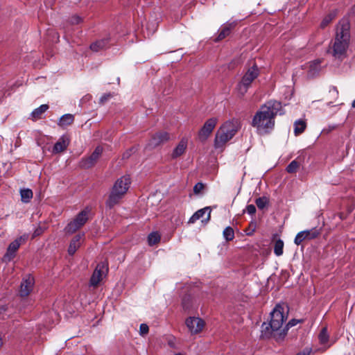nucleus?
I'll list each match as a JSON object with an SVG mask.
<instances>
[{
	"mask_svg": "<svg viewBox=\"0 0 355 355\" xmlns=\"http://www.w3.org/2000/svg\"><path fill=\"white\" fill-rule=\"evenodd\" d=\"M281 108V103L269 101L255 112L252 119L251 125L259 135L270 134L275 125V117Z\"/></svg>",
	"mask_w": 355,
	"mask_h": 355,
	"instance_id": "1",
	"label": "nucleus"
},
{
	"mask_svg": "<svg viewBox=\"0 0 355 355\" xmlns=\"http://www.w3.org/2000/svg\"><path fill=\"white\" fill-rule=\"evenodd\" d=\"M284 308L277 304L270 313V320L268 324L263 322L261 325V336L269 338L273 336L276 340H282L287 334L288 327L284 328L283 324L286 320Z\"/></svg>",
	"mask_w": 355,
	"mask_h": 355,
	"instance_id": "2",
	"label": "nucleus"
},
{
	"mask_svg": "<svg viewBox=\"0 0 355 355\" xmlns=\"http://www.w3.org/2000/svg\"><path fill=\"white\" fill-rule=\"evenodd\" d=\"M350 41V23L348 19H342L336 29L334 40L329 47V53L336 59L343 60L347 54Z\"/></svg>",
	"mask_w": 355,
	"mask_h": 355,
	"instance_id": "3",
	"label": "nucleus"
},
{
	"mask_svg": "<svg viewBox=\"0 0 355 355\" xmlns=\"http://www.w3.org/2000/svg\"><path fill=\"white\" fill-rule=\"evenodd\" d=\"M130 184V178L129 176L125 175L118 179L113 186L111 193L106 202V205L109 208H112L118 204L128 191Z\"/></svg>",
	"mask_w": 355,
	"mask_h": 355,
	"instance_id": "4",
	"label": "nucleus"
},
{
	"mask_svg": "<svg viewBox=\"0 0 355 355\" xmlns=\"http://www.w3.org/2000/svg\"><path fill=\"white\" fill-rule=\"evenodd\" d=\"M238 130V125L235 121L225 122L217 131L215 137L214 146L216 148H221L230 140Z\"/></svg>",
	"mask_w": 355,
	"mask_h": 355,
	"instance_id": "5",
	"label": "nucleus"
},
{
	"mask_svg": "<svg viewBox=\"0 0 355 355\" xmlns=\"http://www.w3.org/2000/svg\"><path fill=\"white\" fill-rule=\"evenodd\" d=\"M259 73V69L255 64H254L252 67H250L245 72L236 87L237 92L241 96H243L248 92L249 87L258 77Z\"/></svg>",
	"mask_w": 355,
	"mask_h": 355,
	"instance_id": "6",
	"label": "nucleus"
},
{
	"mask_svg": "<svg viewBox=\"0 0 355 355\" xmlns=\"http://www.w3.org/2000/svg\"><path fill=\"white\" fill-rule=\"evenodd\" d=\"M26 236H19L11 242L7 248L6 252L2 257V261L5 263L11 261L16 256L20 245L26 240Z\"/></svg>",
	"mask_w": 355,
	"mask_h": 355,
	"instance_id": "7",
	"label": "nucleus"
},
{
	"mask_svg": "<svg viewBox=\"0 0 355 355\" xmlns=\"http://www.w3.org/2000/svg\"><path fill=\"white\" fill-rule=\"evenodd\" d=\"M88 211L83 210L80 212L74 220L70 222L65 227L67 233L72 234L80 229L88 220Z\"/></svg>",
	"mask_w": 355,
	"mask_h": 355,
	"instance_id": "8",
	"label": "nucleus"
},
{
	"mask_svg": "<svg viewBox=\"0 0 355 355\" xmlns=\"http://www.w3.org/2000/svg\"><path fill=\"white\" fill-rule=\"evenodd\" d=\"M322 232L321 228L314 227L311 230L301 231L296 235L294 243L299 245L305 240H312L317 238Z\"/></svg>",
	"mask_w": 355,
	"mask_h": 355,
	"instance_id": "9",
	"label": "nucleus"
},
{
	"mask_svg": "<svg viewBox=\"0 0 355 355\" xmlns=\"http://www.w3.org/2000/svg\"><path fill=\"white\" fill-rule=\"evenodd\" d=\"M108 268L105 263L101 262L96 267L90 279V286L96 287L104 277L106 276Z\"/></svg>",
	"mask_w": 355,
	"mask_h": 355,
	"instance_id": "10",
	"label": "nucleus"
},
{
	"mask_svg": "<svg viewBox=\"0 0 355 355\" xmlns=\"http://www.w3.org/2000/svg\"><path fill=\"white\" fill-rule=\"evenodd\" d=\"M103 150L101 146H97L90 156L81 159L80 166L83 168H89L94 166L101 157Z\"/></svg>",
	"mask_w": 355,
	"mask_h": 355,
	"instance_id": "11",
	"label": "nucleus"
},
{
	"mask_svg": "<svg viewBox=\"0 0 355 355\" xmlns=\"http://www.w3.org/2000/svg\"><path fill=\"white\" fill-rule=\"evenodd\" d=\"M217 121L216 118H210L205 121L203 126L198 132V137L200 141H205L207 139L215 128Z\"/></svg>",
	"mask_w": 355,
	"mask_h": 355,
	"instance_id": "12",
	"label": "nucleus"
},
{
	"mask_svg": "<svg viewBox=\"0 0 355 355\" xmlns=\"http://www.w3.org/2000/svg\"><path fill=\"white\" fill-rule=\"evenodd\" d=\"M186 325L191 334H198L205 327V322L198 317H189L186 320Z\"/></svg>",
	"mask_w": 355,
	"mask_h": 355,
	"instance_id": "13",
	"label": "nucleus"
},
{
	"mask_svg": "<svg viewBox=\"0 0 355 355\" xmlns=\"http://www.w3.org/2000/svg\"><path fill=\"white\" fill-rule=\"evenodd\" d=\"M170 135L167 132L162 131L157 132L155 135H153L151 139H150L148 144V146L150 148H154L164 144V142L168 141V140H170Z\"/></svg>",
	"mask_w": 355,
	"mask_h": 355,
	"instance_id": "14",
	"label": "nucleus"
},
{
	"mask_svg": "<svg viewBox=\"0 0 355 355\" xmlns=\"http://www.w3.org/2000/svg\"><path fill=\"white\" fill-rule=\"evenodd\" d=\"M35 280L33 277L27 275L22 280L20 285L19 294L22 297H26L32 291Z\"/></svg>",
	"mask_w": 355,
	"mask_h": 355,
	"instance_id": "15",
	"label": "nucleus"
},
{
	"mask_svg": "<svg viewBox=\"0 0 355 355\" xmlns=\"http://www.w3.org/2000/svg\"><path fill=\"white\" fill-rule=\"evenodd\" d=\"M188 139L187 137H182L172 150L171 154V159H176L182 156L186 153Z\"/></svg>",
	"mask_w": 355,
	"mask_h": 355,
	"instance_id": "16",
	"label": "nucleus"
},
{
	"mask_svg": "<svg viewBox=\"0 0 355 355\" xmlns=\"http://www.w3.org/2000/svg\"><path fill=\"white\" fill-rule=\"evenodd\" d=\"M71 141L70 137L67 135H62L55 144L52 153L58 154L64 152L69 146Z\"/></svg>",
	"mask_w": 355,
	"mask_h": 355,
	"instance_id": "17",
	"label": "nucleus"
},
{
	"mask_svg": "<svg viewBox=\"0 0 355 355\" xmlns=\"http://www.w3.org/2000/svg\"><path fill=\"white\" fill-rule=\"evenodd\" d=\"M211 209L209 207H205L203 209H199L197 211L189 220V223H194L196 220L202 218L205 214H207V218L202 220V222L205 220L206 222L209 221L211 216Z\"/></svg>",
	"mask_w": 355,
	"mask_h": 355,
	"instance_id": "18",
	"label": "nucleus"
},
{
	"mask_svg": "<svg viewBox=\"0 0 355 355\" xmlns=\"http://www.w3.org/2000/svg\"><path fill=\"white\" fill-rule=\"evenodd\" d=\"M321 62L322 60L318 59L308 63V76L309 77H314L319 73L320 71L321 70Z\"/></svg>",
	"mask_w": 355,
	"mask_h": 355,
	"instance_id": "19",
	"label": "nucleus"
},
{
	"mask_svg": "<svg viewBox=\"0 0 355 355\" xmlns=\"http://www.w3.org/2000/svg\"><path fill=\"white\" fill-rule=\"evenodd\" d=\"M81 239V235H76L71 241L68 248V252L69 254L73 255L78 250V248L80 246Z\"/></svg>",
	"mask_w": 355,
	"mask_h": 355,
	"instance_id": "20",
	"label": "nucleus"
},
{
	"mask_svg": "<svg viewBox=\"0 0 355 355\" xmlns=\"http://www.w3.org/2000/svg\"><path fill=\"white\" fill-rule=\"evenodd\" d=\"M49 109V105L44 104L39 107L35 109L31 113V117L33 120H37L41 118L42 115Z\"/></svg>",
	"mask_w": 355,
	"mask_h": 355,
	"instance_id": "21",
	"label": "nucleus"
},
{
	"mask_svg": "<svg viewBox=\"0 0 355 355\" xmlns=\"http://www.w3.org/2000/svg\"><path fill=\"white\" fill-rule=\"evenodd\" d=\"M74 121V116L71 114H66L63 115L58 122V125L61 127H65L73 123Z\"/></svg>",
	"mask_w": 355,
	"mask_h": 355,
	"instance_id": "22",
	"label": "nucleus"
},
{
	"mask_svg": "<svg viewBox=\"0 0 355 355\" xmlns=\"http://www.w3.org/2000/svg\"><path fill=\"white\" fill-rule=\"evenodd\" d=\"M108 40L107 39H103L98 40L90 45V49L93 51L98 52L100 50L103 49L107 44Z\"/></svg>",
	"mask_w": 355,
	"mask_h": 355,
	"instance_id": "23",
	"label": "nucleus"
},
{
	"mask_svg": "<svg viewBox=\"0 0 355 355\" xmlns=\"http://www.w3.org/2000/svg\"><path fill=\"white\" fill-rule=\"evenodd\" d=\"M235 26L234 23L225 26L218 34L216 41L221 40L230 35L231 29Z\"/></svg>",
	"mask_w": 355,
	"mask_h": 355,
	"instance_id": "24",
	"label": "nucleus"
},
{
	"mask_svg": "<svg viewBox=\"0 0 355 355\" xmlns=\"http://www.w3.org/2000/svg\"><path fill=\"white\" fill-rule=\"evenodd\" d=\"M306 128V123L302 120L296 121L294 123V132L295 135L302 133Z\"/></svg>",
	"mask_w": 355,
	"mask_h": 355,
	"instance_id": "25",
	"label": "nucleus"
},
{
	"mask_svg": "<svg viewBox=\"0 0 355 355\" xmlns=\"http://www.w3.org/2000/svg\"><path fill=\"white\" fill-rule=\"evenodd\" d=\"M20 195L22 202H28L33 198V191L29 189H21Z\"/></svg>",
	"mask_w": 355,
	"mask_h": 355,
	"instance_id": "26",
	"label": "nucleus"
},
{
	"mask_svg": "<svg viewBox=\"0 0 355 355\" xmlns=\"http://www.w3.org/2000/svg\"><path fill=\"white\" fill-rule=\"evenodd\" d=\"M284 242L281 239L275 241L274 247V252L277 256H281L283 254Z\"/></svg>",
	"mask_w": 355,
	"mask_h": 355,
	"instance_id": "27",
	"label": "nucleus"
},
{
	"mask_svg": "<svg viewBox=\"0 0 355 355\" xmlns=\"http://www.w3.org/2000/svg\"><path fill=\"white\" fill-rule=\"evenodd\" d=\"M225 239L227 241H232L234 238V230L231 227H227L223 232Z\"/></svg>",
	"mask_w": 355,
	"mask_h": 355,
	"instance_id": "28",
	"label": "nucleus"
},
{
	"mask_svg": "<svg viewBox=\"0 0 355 355\" xmlns=\"http://www.w3.org/2000/svg\"><path fill=\"white\" fill-rule=\"evenodd\" d=\"M160 240V236L157 232H152L148 237V242L150 245L157 243Z\"/></svg>",
	"mask_w": 355,
	"mask_h": 355,
	"instance_id": "29",
	"label": "nucleus"
},
{
	"mask_svg": "<svg viewBox=\"0 0 355 355\" xmlns=\"http://www.w3.org/2000/svg\"><path fill=\"white\" fill-rule=\"evenodd\" d=\"M336 13L332 12L327 15L322 21L320 24L321 28H325L329 24H330L332 20L335 18Z\"/></svg>",
	"mask_w": 355,
	"mask_h": 355,
	"instance_id": "30",
	"label": "nucleus"
},
{
	"mask_svg": "<svg viewBox=\"0 0 355 355\" xmlns=\"http://www.w3.org/2000/svg\"><path fill=\"white\" fill-rule=\"evenodd\" d=\"M300 167V164L296 160L292 161L286 167L288 173H295Z\"/></svg>",
	"mask_w": 355,
	"mask_h": 355,
	"instance_id": "31",
	"label": "nucleus"
},
{
	"mask_svg": "<svg viewBox=\"0 0 355 355\" xmlns=\"http://www.w3.org/2000/svg\"><path fill=\"white\" fill-rule=\"evenodd\" d=\"M318 338L321 344H325L328 341L329 335L326 327L322 328L318 336Z\"/></svg>",
	"mask_w": 355,
	"mask_h": 355,
	"instance_id": "32",
	"label": "nucleus"
},
{
	"mask_svg": "<svg viewBox=\"0 0 355 355\" xmlns=\"http://www.w3.org/2000/svg\"><path fill=\"white\" fill-rule=\"evenodd\" d=\"M256 205L260 209H263L268 203V199L266 197H261L256 200Z\"/></svg>",
	"mask_w": 355,
	"mask_h": 355,
	"instance_id": "33",
	"label": "nucleus"
},
{
	"mask_svg": "<svg viewBox=\"0 0 355 355\" xmlns=\"http://www.w3.org/2000/svg\"><path fill=\"white\" fill-rule=\"evenodd\" d=\"M204 188V184H202V182H198L196 184L195 186L193 187V193L196 195H199L203 191Z\"/></svg>",
	"mask_w": 355,
	"mask_h": 355,
	"instance_id": "34",
	"label": "nucleus"
},
{
	"mask_svg": "<svg viewBox=\"0 0 355 355\" xmlns=\"http://www.w3.org/2000/svg\"><path fill=\"white\" fill-rule=\"evenodd\" d=\"M182 306L184 309L188 310L191 308V297L190 296H185L182 300Z\"/></svg>",
	"mask_w": 355,
	"mask_h": 355,
	"instance_id": "35",
	"label": "nucleus"
},
{
	"mask_svg": "<svg viewBox=\"0 0 355 355\" xmlns=\"http://www.w3.org/2000/svg\"><path fill=\"white\" fill-rule=\"evenodd\" d=\"M149 331L148 326L146 324H141L139 328L140 334L144 336L148 334Z\"/></svg>",
	"mask_w": 355,
	"mask_h": 355,
	"instance_id": "36",
	"label": "nucleus"
},
{
	"mask_svg": "<svg viewBox=\"0 0 355 355\" xmlns=\"http://www.w3.org/2000/svg\"><path fill=\"white\" fill-rule=\"evenodd\" d=\"M113 96V95L111 93L105 94H103L101 98H100V103H104L106 101H107L110 98H111Z\"/></svg>",
	"mask_w": 355,
	"mask_h": 355,
	"instance_id": "37",
	"label": "nucleus"
},
{
	"mask_svg": "<svg viewBox=\"0 0 355 355\" xmlns=\"http://www.w3.org/2000/svg\"><path fill=\"white\" fill-rule=\"evenodd\" d=\"M82 21V19L79 16H73L70 19L71 24H78Z\"/></svg>",
	"mask_w": 355,
	"mask_h": 355,
	"instance_id": "38",
	"label": "nucleus"
},
{
	"mask_svg": "<svg viewBox=\"0 0 355 355\" xmlns=\"http://www.w3.org/2000/svg\"><path fill=\"white\" fill-rule=\"evenodd\" d=\"M246 211L252 215L254 214L256 212V207L253 205H249L246 207Z\"/></svg>",
	"mask_w": 355,
	"mask_h": 355,
	"instance_id": "39",
	"label": "nucleus"
},
{
	"mask_svg": "<svg viewBox=\"0 0 355 355\" xmlns=\"http://www.w3.org/2000/svg\"><path fill=\"white\" fill-rule=\"evenodd\" d=\"M44 230L41 227H38L33 232V237H36V236H38L40 235H41L43 232H44Z\"/></svg>",
	"mask_w": 355,
	"mask_h": 355,
	"instance_id": "40",
	"label": "nucleus"
},
{
	"mask_svg": "<svg viewBox=\"0 0 355 355\" xmlns=\"http://www.w3.org/2000/svg\"><path fill=\"white\" fill-rule=\"evenodd\" d=\"M297 322H298V321L296 320H291L288 322V324L284 327V328L288 327V329L290 327H293L295 324H297Z\"/></svg>",
	"mask_w": 355,
	"mask_h": 355,
	"instance_id": "41",
	"label": "nucleus"
},
{
	"mask_svg": "<svg viewBox=\"0 0 355 355\" xmlns=\"http://www.w3.org/2000/svg\"><path fill=\"white\" fill-rule=\"evenodd\" d=\"M329 92H330V93H331V94H333V96H334V97H336H336L338 96V90H337V89H336V87H332L330 89Z\"/></svg>",
	"mask_w": 355,
	"mask_h": 355,
	"instance_id": "42",
	"label": "nucleus"
},
{
	"mask_svg": "<svg viewBox=\"0 0 355 355\" xmlns=\"http://www.w3.org/2000/svg\"><path fill=\"white\" fill-rule=\"evenodd\" d=\"M7 310V306H2L0 307V315L4 313Z\"/></svg>",
	"mask_w": 355,
	"mask_h": 355,
	"instance_id": "43",
	"label": "nucleus"
},
{
	"mask_svg": "<svg viewBox=\"0 0 355 355\" xmlns=\"http://www.w3.org/2000/svg\"><path fill=\"white\" fill-rule=\"evenodd\" d=\"M351 13L355 15V4L351 8Z\"/></svg>",
	"mask_w": 355,
	"mask_h": 355,
	"instance_id": "44",
	"label": "nucleus"
},
{
	"mask_svg": "<svg viewBox=\"0 0 355 355\" xmlns=\"http://www.w3.org/2000/svg\"><path fill=\"white\" fill-rule=\"evenodd\" d=\"M309 352H301V353H299L297 354V355H309Z\"/></svg>",
	"mask_w": 355,
	"mask_h": 355,
	"instance_id": "45",
	"label": "nucleus"
},
{
	"mask_svg": "<svg viewBox=\"0 0 355 355\" xmlns=\"http://www.w3.org/2000/svg\"><path fill=\"white\" fill-rule=\"evenodd\" d=\"M352 105L353 107H355V100L352 102Z\"/></svg>",
	"mask_w": 355,
	"mask_h": 355,
	"instance_id": "46",
	"label": "nucleus"
},
{
	"mask_svg": "<svg viewBox=\"0 0 355 355\" xmlns=\"http://www.w3.org/2000/svg\"><path fill=\"white\" fill-rule=\"evenodd\" d=\"M2 344H3L2 340H1V339L0 338V347H1Z\"/></svg>",
	"mask_w": 355,
	"mask_h": 355,
	"instance_id": "47",
	"label": "nucleus"
},
{
	"mask_svg": "<svg viewBox=\"0 0 355 355\" xmlns=\"http://www.w3.org/2000/svg\"><path fill=\"white\" fill-rule=\"evenodd\" d=\"M175 355H182L181 354H176Z\"/></svg>",
	"mask_w": 355,
	"mask_h": 355,
	"instance_id": "48",
	"label": "nucleus"
}]
</instances>
